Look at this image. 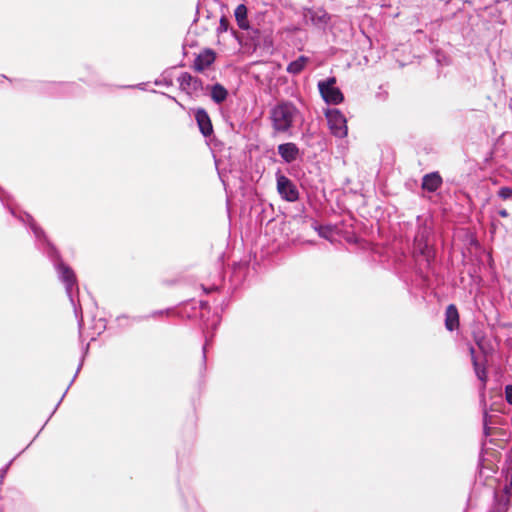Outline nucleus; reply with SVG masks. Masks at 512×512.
<instances>
[{
	"label": "nucleus",
	"instance_id": "obj_1",
	"mask_svg": "<svg viewBox=\"0 0 512 512\" xmlns=\"http://www.w3.org/2000/svg\"><path fill=\"white\" fill-rule=\"evenodd\" d=\"M301 118V112L290 101H282L277 103L270 109L269 120L273 133L292 135L296 123Z\"/></svg>",
	"mask_w": 512,
	"mask_h": 512
},
{
	"label": "nucleus",
	"instance_id": "obj_2",
	"mask_svg": "<svg viewBox=\"0 0 512 512\" xmlns=\"http://www.w3.org/2000/svg\"><path fill=\"white\" fill-rule=\"evenodd\" d=\"M328 127L331 134L337 138H345L348 134L347 119L343 113L336 109H327L325 111Z\"/></svg>",
	"mask_w": 512,
	"mask_h": 512
},
{
	"label": "nucleus",
	"instance_id": "obj_3",
	"mask_svg": "<svg viewBox=\"0 0 512 512\" xmlns=\"http://www.w3.org/2000/svg\"><path fill=\"white\" fill-rule=\"evenodd\" d=\"M335 84V77H329L318 82L320 95L327 104L338 105L344 100L343 93Z\"/></svg>",
	"mask_w": 512,
	"mask_h": 512
},
{
	"label": "nucleus",
	"instance_id": "obj_4",
	"mask_svg": "<svg viewBox=\"0 0 512 512\" xmlns=\"http://www.w3.org/2000/svg\"><path fill=\"white\" fill-rule=\"evenodd\" d=\"M432 233V228L427 224L419 226L415 238H414V249L415 252L424 256L426 260L432 257V250L429 246V237Z\"/></svg>",
	"mask_w": 512,
	"mask_h": 512
},
{
	"label": "nucleus",
	"instance_id": "obj_5",
	"mask_svg": "<svg viewBox=\"0 0 512 512\" xmlns=\"http://www.w3.org/2000/svg\"><path fill=\"white\" fill-rule=\"evenodd\" d=\"M55 268L58 272L59 279L65 285L66 293L74 305V299L72 296V288L77 286L76 276L74 271L67 265H65L62 261H58L55 263Z\"/></svg>",
	"mask_w": 512,
	"mask_h": 512
},
{
	"label": "nucleus",
	"instance_id": "obj_6",
	"mask_svg": "<svg viewBox=\"0 0 512 512\" xmlns=\"http://www.w3.org/2000/svg\"><path fill=\"white\" fill-rule=\"evenodd\" d=\"M277 179V191L280 196L289 202H295L299 198V192L293 182L283 174L278 173Z\"/></svg>",
	"mask_w": 512,
	"mask_h": 512
},
{
	"label": "nucleus",
	"instance_id": "obj_7",
	"mask_svg": "<svg viewBox=\"0 0 512 512\" xmlns=\"http://www.w3.org/2000/svg\"><path fill=\"white\" fill-rule=\"evenodd\" d=\"M278 154L281 156L285 163H292L301 156L300 149L293 142H287L278 145Z\"/></svg>",
	"mask_w": 512,
	"mask_h": 512
},
{
	"label": "nucleus",
	"instance_id": "obj_8",
	"mask_svg": "<svg viewBox=\"0 0 512 512\" xmlns=\"http://www.w3.org/2000/svg\"><path fill=\"white\" fill-rule=\"evenodd\" d=\"M304 16L308 17L311 20L312 24L319 28H325L330 20V15L322 8L305 9Z\"/></svg>",
	"mask_w": 512,
	"mask_h": 512
},
{
	"label": "nucleus",
	"instance_id": "obj_9",
	"mask_svg": "<svg viewBox=\"0 0 512 512\" xmlns=\"http://www.w3.org/2000/svg\"><path fill=\"white\" fill-rule=\"evenodd\" d=\"M195 119L203 136L208 137L213 133L211 119L205 109L197 108L195 110Z\"/></svg>",
	"mask_w": 512,
	"mask_h": 512
},
{
	"label": "nucleus",
	"instance_id": "obj_10",
	"mask_svg": "<svg viewBox=\"0 0 512 512\" xmlns=\"http://www.w3.org/2000/svg\"><path fill=\"white\" fill-rule=\"evenodd\" d=\"M179 86L183 91H186L187 93H192L198 91L201 86L202 82L201 80L193 77L187 72L182 73L178 77Z\"/></svg>",
	"mask_w": 512,
	"mask_h": 512
},
{
	"label": "nucleus",
	"instance_id": "obj_11",
	"mask_svg": "<svg viewBox=\"0 0 512 512\" xmlns=\"http://www.w3.org/2000/svg\"><path fill=\"white\" fill-rule=\"evenodd\" d=\"M486 387L481 386L479 390V402L482 409V422L483 424L490 425L492 423V416L489 414V411H493L494 408L492 404L489 406L486 400Z\"/></svg>",
	"mask_w": 512,
	"mask_h": 512
},
{
	"label": "nucleus",
	"instance_id": "obj_12",
	"mask_svg": "<svg viewBox=\"0 0 512 512\" xmlns=\"http://www.w3.org/2000/svg\"><path fill=\"white\" fill-rule=\"evenodd\" d=\"M459 326V313L455 305L450 304L445 311V327L449 331L457 329Z\"/></svg>",
	"mask_w": 512,
	"mask_h": 512
},
{
	"label": "nucleus",
	"instance_id": "obj_13",
	"mask_svg": "<svg viewBox=\"0 0 512 512\" xmlns=\"http://www.w3.org/2000/svg\"><path fill=\"white\" fill-rule=\"evenodd\" d=\"M215 61V53L212 50H206L199 54L194 61L195 70L201 72L208 68Z\"/></svg>",
	"mask_w": 512,
	"mask_h": 512
},
{
	"label": "nucleus",
	"instance_id": "obj_14",
	"mask_svg": "<svg viewBox=\"0 0 512 512\" xmlns=\"http://www.w3.org/2000/svg\"><path fill=\"white\" fill-rule=\"evenodd\" d=\"M442 184V178L438 172L426 174L422 179V188L429 192H435Z\"/></svg>",
	"mask_w": 512,
	"mask_h": 512
},
{
	"label": "nucleus",
	"instance_id": "obj_15",
	"mask_svg": "<svg viewBox=\"0 0 512 512\" xmlns=\"http://www.w3.org/2000/svg\"><path fill=\"white\" fill-rule=\"evenodd\" d=\"M27 218H28L29 225H30V227H31V229H32L36 239L40 240L41 238H43V240L47 243V245L49 247L48 255L50 257L55 256V257L58 258V253H57L56 249L46 240V237H45V234H44L43 230L36 225V223L34 222L32 217L27 215Z\"/></svg>",
	"mask_w": 512,
	"mask_h": 512
},
{
	"label": "nucleus",
	"instance_id": "obj_16",
	"mask_svg": "<svg viewBox=\"0 0 512 512\" xmlns=\"http://www.w3.org/2000/svg\"><path fill=\"white\" fill-rule=\"evenodd\" d=\"M247 12V7L244 4H239L234 11L237 25L242 30H248L250 28L249 21L247 19Z\"/></svg>",
	"mask_w": 512,
	"mask_h": 512
},
{
	"label": "nucleus",
	"instance_id": "obj_17",
	"mask_svg": "<svg viewBox=\"0 0 512 512\" xmlns=\"http://www.w3.org/2000/svg\"><path fill=\"white\" fill-rule=\"evenodd\" d=\"M210 96L215 103L221 104L226 100L228 91L223 85L216 83L210 87Z\"/></svg>",
	"mask_w": 512,
	"mask_h": 512
},
{
	"label": "nucleus",
	"instance_id": "obj_18",
	"mask_svg": "<svg viewBox=\"0 0 512 512\" xmlns=\"http://www.w3.org/2000/svg\"><path fill=\"white\" fill-rule=\"evenodd\" d=\"M307 62H308V58L307 57L300 56L296 60L290 62L288 64L286 70L290 74H294V75L299 74L300 72L303 71V69L305 68Z\"/></svg>",
	"mask_w": 512,
	"mask_h": 512
},
{
	"label": "nucleus",
	"instance_id": "obj_19",
	"mask_svg": "<svg viewBox=\"0 0 512 512\" xmlns=\"http://www.w3.org/2000/svg\"><path fill=\"white\" fill-rule=\"evenodd\" d=\"M494 499L496 502V509L497 512H505L508 510L509 506L511 505V498L509 496L501 495L495 493Z\"/></svg>",
	"mask_w": 512,
	"mask_h": 512
},
{
	"label": "nucleus",
	"instance_id": "obj_20",
	"mask_svg": "<svg viewBox=\"0 0 512 512\" xmlns=\"http://www.w3.org/2000/svg\"><path fill=\"white\" fill-rule=\"evenodd\" d=\"M497 195L502 200H512V188L507 186L501 187L498 190Z\"/></svg>",
	"mask_w": 512,
	"mask_h": 512
},
{
	"label": "nucleus",
	"instance_id": "obj_21",
	"mask_svg": "<svg viewBox=\"0 0 512 512\" xmlns=\"http://www.w3.org/2000/svg\"><path fill=\"white\" fill-rule=\"evenodd\" d=\"M320 237L330 240L333 229L330 226H319L316 228Z\"/></svg>",
	"mask_w": 512,
	"mask_h": 512
},
{
	"label": "nucleus",
	"instance_id": "obj_22",
	"mask_svg": "<svg viewBox=\"0 0 512 512\" xmlns=\"http://www.w3.org/2000/svg\"><path fill=\"white\" fill-rule=\"evenodd\" d=\"M229 29V20L226 16H222L219 21V26L217 27V34H222L227 32Z\"/></svg>",
	"mask_w": 512,
	"mask_h": 512
},
{
	"label": "nucleus",
	"instance_id": "obj_23",
	"mask_svg": "<svg viewBox=\"0 0 512 512\" xmlns=\"http://www.w3.org/2000/svg\"><path fill=\"white\" fill-rule=\"evenodd\" d=\"M15 458L11 459L1 470H0V485L3 483V480L11 466V464L13 463Z\"/></svg>",
	"mask_w": 512,
	"mask_h": 512
},
{
	"label": "nucleus",
	"instance_id": "obj_24",
	"mask_svg": "<svg viewBox=\"0 0 512 512\" xmlns=\"http://www.w3.org/2000/svg\"><path fill=\"white\" fill-rule=\"evenodd\" d=\"M505 399L508 404L512 405V386H505Z\"/></svg>",
	"mask_w": 512,
	"mask_h": 512
},
{
	"label": "nucleus",
	"instance_id": "obj_25",
	"mask_svg": "<svg viewBox=\"0 0 512 512\" xmlns=\"http://www.w3.org/2000/svg\"><path fill=\"white\" fill-rule=\"evenodd\" d=\"M70 387H71V386H67L66 390L63 392L62 396H61V397H60V399L58 400V402H57V404L55 405V407H54L53 411L51 412L50 417H52V415L56 412V410L58 409L59 405H60V404H61V402L63 401V399H64L65 395L67 394V392H68V390H69V388H70Z\"/></svg>",
	"mask_w": 512,
	"mask_h": 512
},
{
	"label": "nucleus",
	"instance_id": "obj_26",
	"mask_svg": "<svg viewBox=\"0 0 512 512\" xmlns=\"http://www.w3.org/2000/svg\"><path fill=\"white\" fill-rule=\"evenodd\" d=\"M483 434L486 437L491 435V427H490V425H487L486 423L483 424Z\"/></svg>",
	"mask_w": 512,
	"mask_h": 512
},
{
	"label": "nucleus",
	"instance_id": "obj_27",
	"mask_svg": "<svg viewBox=\"0 0 512 512\" xmlns=\"http://www.w3.org/2000/svg\"><path fill=\"white\" fill-rule=\"evenodd\" d=\"M498 214H499V216H501L502 218H506V217H508V215H509V214H508V212H507V210H505V209L500 210V211L498 212Z\"/></svg>",
	"mask_w": 512,
	"mask_h": 512
},
{
	"label": "nucleus",
	"instance_id": "obj_28",
	"mask_svg": "<svg viewBox=\"0 0 512 512\" xmlns=\"http://www.w3.org/2000/svg\"><path fill=\"white\" fill-rule=\"evenodd\" d=\"M501 387L502 386H496V387L492 388L491 390L495 391L497 394L501 395V393H502Z\"/></svg>",
	"mask_w": 512,
	"mask_h": 512
},
{
	"label": "nucleus",
	"instance_id": "obj_29",
	"mask_svg": "<svg viewBox=\"0 0 512 512\" xmlns=\"http://www.w3.org/2000/svg\"><path fill=\"white\" fill-rule=\"evenodd\" d=\"M207 342L204 344L203 346V360L205 361L206 360V348H207Z\"/></svg>",
	"mask_w": 512,
	"mask_h": 512
},
{
	"label": "nucleus",
	"instance_id": "obj_30",
	"mask_svg": "<svg viewBox=\"0 0 512 512\" xmlns=\"http://www.w3.org/2000/svg\"><path fill=\"white\" fill-rule=\"evenodd\" d=\"M164 314V311H156L152 314L153 317L155 316H159V315H163Z\"/></svg>",
	"mask_w": 512,
	"mask_h": 512
},
{
	"label": "nucleus",
	"instance_id": "obj_31",
	"mask_svg": "<svg viewBox=\"0 0 512 512\" xmlns=\"http://www.w3.org/2000/svg\"><path fill=\"white\" fill-rule=\"evenodd\" d=\"M50 418H51V417L49 416V418H48V419H46V422H44V426H45V425H47V422H49V419H50Z\"/></svg>",
	"mask_w": 512,
	"mask_h": 512
},
{
	"label": "nucleus",
	"instance_id": "obj_32",
	"mask_svg": "<svg viewBox=\"0 0 512 512\" xmlns=\"http://www.w3.org/2000/svg\"><path fill=\"white\" fill-rule=\"evenodd\" d=\"M50 418H51V417L49 416V418H48V419H46V422H44V426H45V425H47V422H49V419H50Z\"/></svg>",
	"mask_w": 512,
	"mask_h": 512
},
{
	"label": "nucleus",
	"instance_id": "obj_33",
	"mask_svg": "<svg viewBox=\"0 0 512 512\" xmlns=\"http://www.w3.org/2000/svg\"><path fill=\"white\" fill-rule=\"evenodd\" d=\"M0 512H3V511L0 509Z\"/></svg>",
	"mask_w": 512,
	"mask_h": 512
}]
</instances>
